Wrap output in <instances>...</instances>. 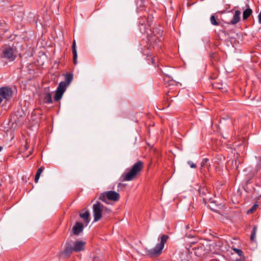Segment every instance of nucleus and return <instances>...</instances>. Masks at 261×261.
I'll return each mask as SVG.
<instances>
[{"label":"nucleus","mask_w":261,"mask_h":261,"mask_svg":"<svg viewBox=\"0 0 261 261\" xmlns=\"http://www.w3.org/2000/svg\"><path fill=\"white\" fill-rule=\"evenodd\" d=\"M86 242L82 241H76L73 245L70 241H66L64 250L60 253L59 257L63 258H68L73 252H79L85 249Z\"/></svg>","instance_id":"1"},{"label":"nucleus","mask_w":261,"mask_h":261,"mask_svg":"<svg viewBox=\"0 0 261 261\" xmlns=\"http://www.w3.org/2000/svg\"><path fill=\"white\" fill-rule=\"evenodd\" d=\"M243 189L247 193L254 192L257 196H261V174L248 179Z\"/></svg>","instance_id":"2"},{"label":"nucleus","mask_w":261,"mask_h":261,"mask_svg":"<svg viewBox=\"0 0 261 261\" xmlns=\"http://www.w3.org/2000/svg\"><path fill=\"white\" fill-rule=\"evenodd\" d=\"M93 215L94 217V222H97L99 221L102 217H107L109 218L110 215L112 213V211L105 206L100 202L96 201V202L93 205Z\"/></svg>","instance_id":"3"},{"label":"nucleus","mask_w":261,"mask_h":261,"mask_svg":"<svg viewBox=\"0 0 261 261\" xmlns=\"http://www.w3.org/2000/svg\"><path fill=\"white\" fill-rule=\"evenodd\" d=\"M143 168V163L141 161L137 163L128 170L126 173H124L120 177L121 181H130L135 179L140 173Z\"/></svg>","instance_id":"4"},{"label":"nucleus","mask_w":261,"mask_h":261,"mask_svg":"<svg viewBox=\"0 0 261 261\" xmlns=\"http://www.w3.org/2000/svg\"><path fill=\"white\" fill-rule=\"evenodd\" d=\"M168 238L169 236L167 234L162 235L160 243H158L154 248L151 249H145L146 255L151 258L159 257L162 253L165 244L166 243Z\"/></svg>","instance_id":"5"},{"label":"nucleus","mask_w":261,"mask_h":261,"mask_svg":"<svg viewBox=\"0 0 261 261\" xmlns=\"http://www.w3.org/2000/svg\"><path fill=\"white\" fill-rule=\"evenodd\" d=\"M17 48L14 46L5 44L3 46L2 58L10 62L14 61L16 58Z\"/></svg>","instance_id":"6"},{"label":"nucleus","mask_w":261,"mask_h":261,"mask_svg":"<svg viewBox=\"0 0 261 261\" xmlns=\"http://www.w3.org/2000/svg\"><path fill=\"white\" fill-rule=\"evenodd\" d=\"M163 31L160 27H154L152 29V33L147 35L148 40L151 44L161 42L164 40L163 36Z\"/></svg>","instance_id":"7"},{"label":"nucleus","mask_w":261,"mask_h":261,"mask_svg":"<svg viewBox=\"0 0 261 261\" xmlns=\"http://www.w3.org/2000/svg\"><path fill=\"white\" fill-rule=\"evenodd\" d=\"M68 85L64 83V82H61L59 83L54 97L56 101H59L62 97L63 95L66 91V88Z\"/></svg>","instance_id":"8"},{"label":"nucleus","mask_w":261,"mask_h":261,"mask_svg":"<svg viewBox=\"0 0 261 261\" xmlns=\"http://www.w3.org/2000/svg\"><path fill=\"white\" fill-rule=\"evenodd\" d=\"M199 196L202 197V202L204 204H206L207 201L211 200V194L208 189L206 187H200L198 189Z\"/></svg>","instance_id":"9"},{"label":"nucleus","mask_w":261,"mask_h":261,"mask_svg":"<svg viewBox=\"0 0 261 261\" xmlns=\"http://www.w3.org/2000/svg\"><path fill=\"white\" fill-rule=\"evenodd\" d=\"M12 95L13 90L11 87L5 86L0 88V97L2 99L4 98L8 100L11 98Z\"/></svg>","instance_id":"10"},{"label":"nucleus","mask_w":261,"mask_h":261,"mask_svg":"<svg viewBox=\"0 0 261 261\" xmlns=\"http://www.w3.org/2000/svg\"><path fill=\"white\" fill-rule=\"evenodd\" d=\"M148 23L145 16H143L139 19V28L142 33H147L148 29Z\"/></svg>","instance_id":"11"},{"label":"nucleus","mask_w":261,"mask_h":261,"mask_svg":"<svg viewBox=\"0 0 261 261\" xmlns=\"http://www.w3.org/2000/svg\"><path fill=\"white\" fill-rule=\"evenodd\" d=\"M43 101L45 103L47 104L53 102L51 94L49 91V87L44 88Z\"/></svg>","instance_id":"12"},{"label":"nucleus","mask_w":261,"mask_h":261,"mask_svg":"<svg viewBox=\"0 0 261 261\" xmlns=\"http://www.w3.org/2000/svg\"><path fill=\"white\" fill-rule=\"evenodd\" d=\"M106 196L109 200L117 201L120 199V195L118 193L114 191H107Z\"/></svg>","instance_id":"13"},{"label":"nucleus","mask_w":261,"mask_h":261,"mask_svg":"<svg viewBox=\"0 0 261 261\" xmlns=\"http://www.w3.org/2000/svg\"><path fill=\"white\" fill-rule=\"evenodd\" d=\"M84 226L82 223L76 222L72 229V234L74 235H79L84 229Z\"/></svg>","instance_id":"14"},{"label":"nucleus","mask_w":261,"mask_h":261,"mask_svg":"<svg viewBox=\"0 0 261 261\" xmlns=\"http://www.w3.org/2000/svg\"><path fill=\"white\" fill-rule=\"evenodd\" d=\"M241 12L240 10H236L234 12L232 19L228 24H236L240 21V15Z\"/></svg>","instance_id":"15"},{"label":"nucleus","mask_w":261,"mask_h":261,"mask_svg":"<svg viewBox=\"0 0 261 261\" xmlns=\"http://www.w3.org/2000/svg\"><path fill=\"white\" fill-rule=\"evenodd\" d=\"M209 160L207 158L203 159L201 162L200 172L203 173L205 171V168H208L210 167V164L208 163Z\"/></svg>","instance_id":"16"},{"label":"nucleus","mask_w":261,"mask_h":261,"mask_svg":"<svg viewBox=\"0 0 261 261\" xmlns=\"http://www.w3.org/2000/svg\"><path fill=\"white\" fill-rule=\"evenodd\" d=\"M72 51L73 54V62L74 65L77 64V54L76 48L75 41L73 40L72 44Z\"/></svg>","instance_id":"17"},{"label":"nucleus","mask_w":261,"mask_h":261,"mask_svg":"<svg viewBox=\"0 0 261 261\" xmlns=\"http://www.w3.org/2000/svg\"><path fill=\"white\" fill-rule=\"evenodd\" d=\"M63 75L65 77V81H64V83L67 85H69L73 79V73L71 72H67L65 74H63Z\"/></svg>","instance_id":"18"},{"label":"nucleus","mask_w":261,"mask_h":261,"mask_svg":"<svg viewBox=\"0 0 261 261\" xmlns=\"http://www.w3.org/2000/svg\"><path fill=\"white\" fill-rule=\"evenodd\" d=\"M80 217L84 220V222L86 223V225H88V224L89 223L90 221L89 212L88 211H87L85 212L84 213H81L80 214Z\"/></svg>","instance_id":"19"},{"label":"nucleus","mask_w":261,"mask_h":261,"mask_svg":"<svg viewBox=\"0 0 261 261\" xmlns=\"http://www.w3.org/2000/svg\"><path fill=\"white\" fill-rule=\"evenodd\" d=\"M252 13V10L250 8H247L243 12V19H247Z\"/></svg>","instance_id":"20"},{"label":"nucleus","mask_w":261,"mask_h":261,"mask_svg":"<svg viewBox=\"0 0 261 261\" xmlns=\"http://www.w3.org/2000/svg\"><path fill=\"white\" fill-rule=\"evenodd\" d=\"M257 227L256 226H254L251 231L250 235V240L252 242H254L256 240V233L257 232Z\"/></svg>","instance_id":"21"},{"label":"nucleus","mask_w":261,"mask_h":261,"mask_svg":"<svg viewBox=\"0 0 261 261\" xmlns=\"http://www.w3.org/2000/svg\"><path fill=\"white\" fill-rule=\"evenodd\" d=\"M146 60L148 61V63L149 64H155V59L154 57H152V54H147Z\"/></svg>","instance_id":"22"},{"label":"nucleus","mask_w":261,"mask_h":261,"mask_svg":"<svg viewBox=\"0 0 261 261\" xmlns=\"http://www.w3.org/2000/svg\"><path fill=\"white\" fill-rule=\"evenodd\" d=\"M106 193H107V192H105L100 193L99 195V196L98 197V199H99V200H100L106 203H108V202L107 201V200H108L107 196H106Z\"/></svg>","instance_id":"23"},{"label":"nucleus","mask_w":261,"mask_h":261,"mask_svg":"<svg viewBox=\"0 0 261 261\" xmlns=\"http://www.w3.org/2000/svg\"><path fill=\"white\" fill-rule=\"evenodd\" d=\"M210 21L211 23L214 25H219V20L216 19L214 15H212L210 18Z\"/></svg>","instance_id":"24"},{"label":"nucleus","mask_w":261,"mask_h":261,"mask_svg":"<svg viewBox=\"0 0 261 261\" xmlns=\"http://www.w3.org/2000/svg\"><path fill=\"white\" fill-rule=\"evenodd\" d=\"M232 249L239 256L245 258L244 252L241 249L234 247H232Z\"/></svg>","instance_id":"25"},{"label":"nucleus","mask_w":261,"mask_h":261,"mask_svg":"<svg viewBox=\"0 0 261 261\" xmlns=\"http://www.w3.org/2000/svg\"><path fill=\"white\" fill-rule=\"evenodd\" d=\"M208 202H210L211 205H208V206H209L210 208L213 211L216 212L217 210L216 209V206L217 205L216 204V202L215 201L212 200V199L209 201Z\"/></svg>","instance_id":"26"},{"label":"nucleus","mask_w":261,"mask_h":261,"mask_svg":"<svg viewBox=\"0 0 261 261\" xmlns=\"http://www.w3.org/2000/svg\"><path fill=\"white\" fill-rule=\"evenodd\" d=\"M261 169V156L257 159V162L255 167V171L257 173Z\"/></svg>","instance_id":"27"},{"label":"nucleus","mask_w":261,"mask_h":261,"mask_svg":"<svg viewBox=\"0 0 261 261\" xmlns=\"http://www.w3.org/2000/svg\"><path fill=\"white\" fill-rule=\"evenodd\" d=\"M258 206V204H254L251 208H250L248 212H247V213L248 214H249V213H253L256 210V208Z\"/></svg>","instance_id":"28"},{"label":"nucleus","mask_w":261,"mask_h":261,"mask_svg":"<svg viewBox=\"0 0 261 261\" xmlns=\"http://www.w3.org/2000/svg\"><path fill=\"white\" fill-rule=\"evenodd\" d=\"M44 169V168L43 167H41L40 168H39L37 171L36 175L40 177L41 174L42 173V172Z\"/></svg>","instance_id":"29"},{"label":"nucleus","mask_w":261,"mask_h":261,"mask_svg":"<svg viewBox=\"0 0 261 261\" xmlns=\"http://www.w3.org/2000/svg\"><path fill=\"white\" fill-rule=\"evenodd\" d=\"M188 164L192 168H196L197 167L196 164L193 163L191 161H188Z\"/></svg>","instance_id":"30"},{"label":"nucleus","mask_w":261,"mask_h":261,"mask_svg":"<svg viewBox=\"0 0 261 261\" xmlns=\"http://www.w3.org/2000/svg\"><path fill=\"white\" fill-rule=\"evenodd\" d=\"M217 57V53L216 52L211 53L210 54V57L212 59H215Z\"/></svg>","instance_id":"31"},{"label":"nucleus","mask_w":261,"mask_h":261,"mask_svg":"<svg viewBox=\"0 0 261 261\" xmlns=\"http://www.w3.org/2000/svg\"><path fill=\"white\" fill-rule=\"evenodd\" d=\"M126 185L124 184L119 183L118 185V188L119 189H124L126 187Z\"/></svg>","instance_id":"32"},{"label":"nucleus","mask_w":261,"mask_h":261,"mask_svg":"<svg viewBox=\"0 0 261 261\" xmlns=\"http://www.w3.org/2000/svg\"><path fill=\"white\" fill-rule=\"evenodd\" d=\"M217 75L215 74H212L210 76V79L212 80L216 79L217 78Z\"/></svg>","instance_id":"33"},{"label":"nucleus","mask_w":261,"mask_h":261,"mask_svg":"<svg viewBox=\"0 0 261 261\" xmlns=\"http://www.w3.org/2000/svg\"><path fill=\"white\" fill-rule=\"evenodd\" d=\"M258 22L260 24H261V11L259 12L258 15Z\"/></svg>","instance_id":"34"},{"label":"nucleus","mask_w":261,"mask_h":261,"mask_svg":"<svg viewBox=\"0 0 261 261\" xmlns=\"http://www.w3.org/2000/svg\"><path fill=\"white\" fill-rule=\"evenodd\" d=\"M39 176H36L35 175V179H34V181L36 183H37L38 181V180L39 179Z\"/></svg>","instance_id":"35"},{"label":"nucleus","mask_w":261,"mask_h":261,"mask_svg":"<svg viewBox=\"0 0 261 261\" xmlns=\"http://www.w3.org/2000/svg\"><path fill=\"white\" fill-rule=\"evenodd\" d=\"M235 261H241V258H237Z\"/></svg>","instance_id":"36"},{"label":"nucleus","mask_w":261,"mask_h":261,"mask_svg":"<svg viewBox=\"0 0 261 261\" xmlns=\"http://www.w3.org/2000/svg\"><path fill=\"white\" fill-rule=\"evenodd\" d=\"M3 149V147L2 146H0V152L1 151V150Z\"/></svg>","instance_id":"37"},{"label":"nucleus","mask_w":261,"mask_h":261,"mask_svg":"<svg viewBox=\"0 0 261 261\" xmlns=\"http://www.w3.org/2000/svg\"><path fill=\"white\" fill-rule=\"evenodd\" d=\"M2 99L1 98V97H0V103L2 102Z\"/></svg>","instance_id":"38"}]
</instances>
